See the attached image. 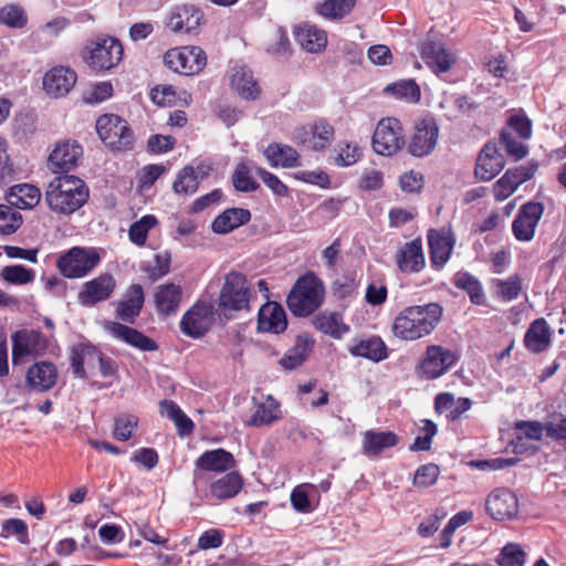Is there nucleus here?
<instances>
[{"instance_id": "52", "label": "nucleus", "mask_w": 566, "mask_h": 566, "mask_svg": "<svg viewBox=\"0 0 566 566\" xmlns=\"http://www.w3.org/2000/svg\"><path fill=\"white\" fill-rule=\"evenodd\" d=\"M356 0H325L318 7V13L329 19H342L349 14Z\"/></svg>"}, {"instance_id": "49", "label": "nucleus", "mask_w": 566, "mask_h": 566, "mask_svg": "<svg viewBox=\"0 0 566 566\" xmlns=\"http://www.w3.org/2000/svg\"><path fill=\"white\" fill-rule=\"evenodd\" d=\"M198 175L191 166L184 167L177 175L172 185V189L176 193L185 196L195 193L198 190Z\"/></svg>"}, {"instance_id": "48", "label": "nucleus", "mask_w": 566, "mask_h": 566, "mask_svg": "<svg viewBox=\"0 0 566 566\" xmlns=\"http://www.w3.org/2000/svg\"><path fill=\"white\" fill-rule=\"evenodd\" d=\"M28 23L25 10L19 4H6L0 8V24L11 29H22Z\"/></svg>"}, {"instance_id": "62", "label": "nucleus", "mask_w": 566, "mask_h": 566, "mask_svg": "<svg viewBox=\"0 0 566 566\" xmlns=\"http://www.w3.org/2000/svg\"><path fill=\"white\" fill-rule=\"evenodd\" d=\"M252 169L274 195L280 197L289 196V187L277 176L259 166H254Z\"/></svg>"}, {"instance_id": "17", "label": "nucleus", "mask_w": 566, "mask_h": 566, "mask_svg": "<svg viewBox=\"0 0 566 566\" xmlns=\"http://www.w3.org/2000/svg\"><path fill=\"white\" fill-rule=\"evenodd\" d=\"M334 134V127L325 119H319L312 125L297 129L294 139L297 144L311 150L321 151L331 145Z\"/></svg>"}, {"instance_id": "1", "label": "nucleus", "mask_w": 566, "mask_h": 566, "mask_svg": "<svg viewBox=\"0 0 566 566\" xmlns=\"http://www.w3.org/2000/svg\"><path fill=\"white\" fill-rule=\"evenodd\" d=\"M443 316V307L438 302L405 307L395 318L394 334L405 340H417L431 334Z\"/></svg>"}, {"instance_id": "36", "label": "nucleus", "mask_w": 566, "mask_h": 566, "mask_svg": "<svg viewBox=\"0 0 566 566\" xmlns=\"http://www.w3.org/2000/svg\"><path fill=\"white\" fill-rule=\"evenodd\" d=\"M399 437L392 431L367 430L363 436L361 449L368 457H378L386 449L398 444Z\"/></svg>"}, {"instance_id": "42", "label": "nucleus", "mask_w": 566, "mask_h": 566, "mask_svg": "<svg viewBox=\"0 0 566 566\" xmlns=\"http://www.w3.org/2000/svg\"><path fill=\"white\" fill-rule=\"evenodd\" d=\"M40 189L30 184L12 186L7 196L8 202L19 209H31L40 202Z\"/></svg>"}, {"instance_id": "39", "label": "nucleus", "mask_w": 566, "mask_h": 566, "mask_svg": "<svg viewBox=\"0 0 566 566\" xmlns=\"http://www.w3.org/2000/svg\"><path fill=\"white\" fill-rule=\"evenodd\" d=\"M231 87L238 95L248 101H254L260 95V86L253 77V73L245 66L233 70L231 76Z\"/></svg>"}, {"instance_id": "61", "label": "nucleus", "mask_w": 566, "mask_h": 566, "mask_svg": "<svg viewBox=\"0 0 566 566\" xmlns=\"http://www.w3.org/2000/svg\"><path fill=\"white\" fill-rule=\"evenodd\" d=\"M440 475V468L434 463L420 465L413 475V485L418 489H426L433 485Z\"/></svg>"}, {"instance_id": "2", "label": "nucleus", "mask_w": 566, "mask_h": 566, "mask_svg": "<svg viewBox=\"0 0 566 566\" xmlns=\"http://www.w3.org/2000/svg\"><path fill=\"white\" fill-rule=\"evenodd\" d=\"M90 198V189L81 178L60 175L51 180L45 190V201L51 211L71 216L80 210Z\"/></svg>"}, {"instance_id": "53", "label": "nucleus", "mask_w": 566, "mask_h": 566, "mask_svg": "<svg viewBox=\"0 0 566 566\" xmlns=\"http://www.w3.org/2000/svg\"><path fill=\"white\" fill-rule=\"evenodd\" d=\"M10 536H15L18 542L22 545L30 544L28 525L21 518L11 517L3 521L0 537L9 538Z\"/></svg>"}, {"instance_id": "40", "label": "nucleus", "mask_w": 566, "mask_h": 566, "mask_svg": "<svg viewBox=\"0 0 566 566\" xmlns=\"http://www.w3.org/2000/svg\"><path fill=\"white\" fill-rule=\"evenodd\" d=\"M243 483L242 475L237 471H231L211 482L210 493L218 500H229L242 490Z\"/></svg>"}, {"instance_id": "32", "label": "nucleus", "mask_w": 566, "mask_h": 566, "mask_svg": "<svg viewBox=\"0 0 566 566\" xmlns=\"http://www.w3.org/2000/svg\"><path fill=\"white\" fill-rule=\"evenodd\" d=\"M312 326L335 339H340L349 331V326L344 323L342 313L322 311L312 317Z\"/></svg>"}, {"instance_id": "30", "label": "nucleus", "mask_w": 566, "mask_h": 566, "mask_svg": "<svg viewBox=\"0 0 566 566\" xmlns=\"http://www.w3.org/2000/svg\"><path fill=\"white\" fill-rule=\"evenodd\" d=\"M99 353L101 350L88 342L73 345L70 353L73 374L78 378L86 379L87 371L85 365H87L88 368H93L99 357Z\"/></svg>"}, {"instance_id": "56", "label": "nucleus", "mask_w": 566, "mask_h": 566, "mask_svg": "<svg viewBox=\"0 0 566 566\" xmlns=\"http://www.w3.org/2000/svg\"><path fill=\"white\" fill-rule=\"evenodd\" d=\"M514 428L518 432L516 436L517 441L523 438L541 441L544 433L546 434V422L542 423L538 420H521L515 423Z\"/></svg>"}, {"instance_id": "13", "label": "nucleus", "mask_w": 566, "mask_h": 566, "mask_svg": "<svg viewBox=\"0 0 566 566\" xmlns=\"http://www.w3.org/2000/svg\"><path fill=\"white\" fill-rule=\"evenodd\" d=\"M12 363L20 364L27 356H39L45 353L49 347L46 337L35 329H20L12 334Z\"/></svg>"}, {"instance_id": "18", "label": "nucleus", "mask_w": 566, "mask_h": 566, "mask_svg": "<svg viewBox=\"0 0 566 566\" xmlns=\"http://www.w3.org/2000/svg\"><path fill=\"white\" fill-rule=\"evenodd\" d=\"M485 510L493 520H511L518 513L517 496L507 488H497L488 495Z\"/></svg>"}, {"instance_id": "24", "label": "nucleus", "mask_w": 566, "mask_h": 566, "mask_svg": "<svg viewBox=\"0 0 566 566\" xmlns=\"http://www.w3.org/2000/svg\"><path fill=\"white\" fill-rule=\"evenodd\" d=\"M504 166V157L496 145L486 143L478 156L474 174L480 180L490 181L500 174Z\"/></svg>"}, {"instance_id": "54", "label": "nucleus", "mask_w": 566, "mask_h": 566, "mask_svg": "<svg viewBox=\"0 0 566 566\" xmlns=\"http://www.w3.org/2000/svg\"><path fill=\"white\" fill-rule=\"evenodd\" d=\"M232 182L235 190L240 192H253L260 185L251 176V168L245 163H240L232 175Z\"/></svg>"}, {"instance_id": "34", "label": "nucleus", "mask_w": 566, "mask_h": 566, "mask_svg": "<svg viewBox=\"0 0 566 566\" xmlns=\"http://www.w3.org/2000/svg\"><path fill=\"white\" fill-rule=\"evenodd\" d=\"M294 36L296 42L311 53L323 51L327 44L326 32L306 22L295 27Z\"/></svg>"}, {"instance_id": "33", "label": "nucleus", "mask_w": 566, "mask_h": 566, "mask_svg": "<svg viewBox=\"0 0 566 566\" xmlns=\"http://www.w3.org/2000/svg\"><path fill=\"white\" fill-rule=\"evenodd\" d=\"M263 156L273 168H295L302 165L297 150L290 145L281 143H271L263 150Z\"/></svg>"}, {"instance_id": "21", "label": "nucleus", "mask_w": 566, "mask_h": 566, "mask_svg": "<svg viewBox=\"0 0 566 566\" xmlns=\"http://www.w3.org/2000/svg\"><path fill=\"white\" fill-rule=\"evenodd\" d=\"M104 328L114 338L119 339L142 352H155L158 349V344L155 339L128 325L119 322L107 321L104 324Z\"/></svg>"}, {"instance_id": "14", "label": "nucleus", "mask_w": 566, "mask_h": 566, "mask_svg": "<svg viewBox=\"0 0 566 566\" xmlns=\"http://www.w3.org/2000/svg\"><path fill=\"white\" fill-rule=\"evenodd\" d=\"M212 317L213 306L198 301L182 315L180 331L191 338H200L208 333Z\"/></svg>"}, {"instance_id": "29", "label": "nucleus", "mask_w": 566, "mask_h": 566, "mask_svg": "<svg viewBox=\"0 0 566 566\" xmlns=\"http://www.w3.org/2000/svg\"><path fill=\"white\" fill-rule=\"evenodd\" d=\"M396 264L402 273L420 272L426 265L421 240L406 242L396 253Z\"/></svg>"}, {"instance_id": "15", "label": "nucleus", "mask_w": 566, "mask_h": 566, "mask_svg": "<svg viewBox=\"0 0 566 566\" xmlns=\"http://www.w3.org/2000/svg\"><path fill=\"white\" fill-rule=\"evenodd\" d=\"M545 207L542 202L528 201L521 206L513 223L512 231L518 241H531L534 238L535 229L544 213Z\"/></svg>"}, {"instance_id": "4", "label": "nucleus", "mask_w": 566, "mask_h": 566, "mask_svg": "<svg viewBox=\"0 0 566 566\" xmlns=\"http://www.w3.org/2000/svg\"><path fill=\"white\" fill-rule=\"evenodd\" d=\"M96 248L73 247L56 259V269L65 279H82L88 275L101 262Z\"/></svg>"}, {"instance_id": "6", "label": "nucleus", "mask_w": 566, "mask_h": 566, "mask_svg": "<svg viewBox=\"0 0 566 566\" xmlns=\"http://www.w3.org/2000/svg\"><path fill=\"white\" fill-rule=\"evenodd\" d=\"M96 132L112 150H128L134 145V134L128 123L114 114L101 115L96 120Z\"/></svg>"}, {"instance_id": "64", "label": "nucleus", "mask_w": 566, "mask_h": 566, "mask_svg": "<svg viewBox=\"0 0 566 566\" xmlns=\"http://www.w3.org/2000/svg\"><path fill=\"white\" fill-rule=\"evenodd\" d=\"M150 98L159 106L172 105L176 98L175 87L171 85H158L150 91Z\"/></svg>"}, {"instance_id": "11", "label": "nucleus", "mask_w": 566, "mask_h": 566, "mask_svg": "<svg viewBox=\"0 0 566 566\" xmlns=\"http://www.w3.org/2000/svg\"><path fill=\"white\" fill-rule=\"evenodd\" d=\"M439 126L434 118L424 117L419 119L408 143V153L415 157L430 155L438 143Z\"/></svg>"}, {"instance_id": "37", "label": "nucleus", "mask_w": 566, "mask_h": 566, "mask_svg": "<svg viewBox=\"0 0 566 566\" xmlns=\"http://www.w3.org/2000/svg\"><path fill=\"white\" fill-rule=\"evenodd\" d=\"M315 340L310 335H298L293 347L280 359V364L284 369L292 370L304 364L313 352Z\"/></svg>"}, {"instance_id": "20", "label": "nucleus", "mask_w": 566, "mask_h": 566, "mask_svg": "<svg viewBox=\"0 0 566 566\" xmlns=\"http://www.w3.org/2000/svg\"><path fill=\"white\" fill-rule=\"evenodd\" d=\"M116 287V281L109 273H104L83 284L77 300L83 306H94L111 297Z\"/></svg>"}, {"instance_id": "46", "label": "nucleus", "mask_w": 566, "mask_h": 566, "mask_svg": "<svg viewBox=\"0 0 566 566\" xmlns=\"http://www.w3.org/2000/svg\"><path fill=\"white\" fill-rule=\"evenodd\" d=\"M497 297L503 302L516 300L522 292V279L517 274L509 276L506 280L496 279L493 281Z\"/></svg>"}, {"instance_id": "25", "label": "nucleus", "mask_w": 566, "mask_h": 566, "mask_svg": "<svg viewBox=\"0 0 566 566\" xmlns=\"http://www.w3.org/2000/svg\"><path fill=\"white\" fill-rule=\"evenodd\" d=\"M76 80L77 75L72 69L55 66L45 73L43 77V88L49 95L61 97L73 88Z\"/></svg>"}, {"instance_id": "10", "label": "nucleus", "mask_w": 566, "mask_h": 566, "mask_svg": "<svg viewBox=\"0 0 566 566\" xmlns=\"http://www.w3.org/2000/svg\"><path fill=\"white\" fill-rule=\"evenodd\" d=\"M250 285L247 276L240 272L231 271L224 277L219 294V307L230 311H242L249 307Z\"/></svg>"}, {"instance_id": "41", "label": "nucleus", "mask_w": 566, "mask_h": 566, "mask_svg": "<svg viewBox=\"0 0 566 566\" xmlns=\"http://www.w3.org/2000/svg\"><path fill=\"white\" fill-rule=\"evenodd\" d=\"M281 419L280 402L272 396H266L265 400L255 405V411L247 421L250 427L270 426Z\"/></svg>"}, {"instance_id": "27", "label": "nucleus", "mask_w": 566, "mask_h": 566, "mask_svg": "<svg viewBox=\"0 0 566 566\" xmlns=\"http://www.w3.org/2000/svg\"><path fill=\"white\" fill-rule=\"evenodd\" d=\"M428 243L431 265L442 269L451 256L454 238L450 232L431 229L428 233Z\"/></svg>"}, {"instance_id": "26", "label": "nucleus", "mask_w": 566, "mask_h": 566, "mask_svg": "<svg viewBox=\"0 0 566 566\" xmlns=\"http://www.w3.org/2000/svg\"><path fill=\"white\" fill-rule=\"evenodd\" d=\"M182 300V287L176 283H166L157 286L154 293V303L157 314L163 317L175 315Z\"/></svg>"}, {"instance_id": "3", "label": "nucleus", "mask_w": 566, "mask_h": 566, "mask_svg": "<svg viewBox=\"0 0 566 566\" xmlns=\"http://www.w3.org/2000/svg\"><path fill=\"white\" fill-rule=\"evenodd\" d=\"M325 285L313 271L301 275L286 296V306L295 317H308L314 314L325 301Z\"/></svg>"}, {"instance_id": "8", "label": "nucleus", "mask_w": 566, "mask_h": 566, "mask_svg": "<svg viewBox=\"0 0 566 566\" xmlns=\"http://www.w3.org/2000/svg\"><path fill=\"white\" fill-rule=\"evenodd\" d=\"M402 124L395 117H386L378 122L373 139V149L381 156H394L405 146Z\"/></svg>"}, {"instance_id": "45", "label": "nucleus", "mask_w": 566, "mask_h": 566, "mask_svg": "<svg viewBox=\"0 0 566 566\" xmlns=\"http://www.w3.org/2000/svg\"><path fill=\"white\" fill-rule=\"evenodd\" d=\"M453 283L458 289L464 290L473 304L481 305L485 301L480 281L468 272H458Z\"/></svg>"}, {"instance_id": "19", "label": "nucleus", "mask_w": 566, "mask_h": 566, "mask_svg": "<svg viewBox=\"0 0 566 566\" xmlns=\"http://www.w3.org/2000/svg\"><path fill=\"white\" fill-rule=\"evenodd\" d=\"M83 148L76 140L59 142L49 156V166L54 174L65 175L77 166Z\"/></svg>"}, {"instance_id": "47", "label": "nucleus", "mask_w": 566, "mask_h": 566, "mask_svg": "<svg viewBox=\"0 0 566 566\" xmlns=\"http://www.w3.org/2000/svg\"><path fill=\"white\" fill-rule=\"evenodd\" d=\"M0 277L10 284L25 285L34 281L35 273L32 269H28L22 264H14L2 268Z\"/></svg>"}, {"instance_id": "7", "label": "nucleus", "mask_w": 566, "mask_h": 566, "mask_svg": "<svg viewBox=\"0 0 566 566\" xmlns=\"http://www.w3.org/2000/svg\"><path fill=\"white\" fill-rule=\"evenodd\" d=\"M164 63L175 73L192 76L201 73L206 67L207 54L197 45L174 48L164 54Z\"/></svg>"}, {"instance_id": "31", "label": "nucleus", "mask_w": 566, "mask_h": 566, "mask_svg": "<svg viewBox=\"0 0 566 566\" xmlns=\"http://www.w3.org/2000/svg\"><path fill=\"white\" fill-rule=\"evenodd\" d=\"M287 327L286 313L281 304L272 302L264 304L258 315V328L261 332L280 334Z\"/></svg>"}, {"instance_id": "44", "label": "nucleus", "mask_w": 566, "mask_h": 566, "mask_svg": "<svg viewBox=\"0 0 566 566\" xmlns=\"http://www.w3.org/2000/svg\"><path fill=\"white\" fill-rule=\"evenodd\" d=\"M160 413L174 421L180 436L190 434L195 424L192 420L172 400L164 399L159 402Z\"/></svg>"}, {"instance_id": "35", "label": "nucleus", "mask_w": 566, "mask_h": 566, "mask_svg": "<svg viewBox=\"0 0 566 566\" xmlns=\"http://www.w3.org/2000/svg\"><path fill=\"white\" fill-rule=\"evenodd\" d=\"M250 220V210L244 208H228L213 219L211 230L217 234H228L234 229L247 224Z\"/></svg>"}, {"instance_id": "58", "label": "nucleus", "mask_w": 566, "mask_h": 566, "mask_svg": "<svg viewBox=\"0 0 566 566\" xmlns=\"http://www.w3.org/2000/svg\"><path fill=\"white\" fill-rule=\"evenodd\" d=\"M138 426V419L133 415H122L115 418L113 436L118 441L129 440Z\"/></svg>"}, {"instance_id": "55", "label": "nucleus", "mask_w": 566, "mask_h": 566, "mask_svg": "<svg viewBox=\"0 0 566 566\" xmlns=\"http://www.w3.org/2000/svg\"><path fill=\"white\" fill-rule=\"evenodd\" d=\"M385 92L397 98H405L413 103H417L420 99V88L413 80H406L390 84L385 88Z\"/></svg>"}, {"instance_id": "16", "label": "nucleus", "mask_w": 566, "mask_h": 566, "mask_svg": "<svg viewBox=\"0 0 566 566\" xmlns=\"http://www.w3.org/2000/svg\"><path fill=\"white\" fill-rule=\"evenodd\" d=\"M235 467L237 461L231 452L222 448L205 451L195 461L193 483L202 479L203 472L223 473Z\"/></svg>"}, {"instance_id": "38", "label": "nucleus", "mask_w": 566, "mask_h": 566, "mask_svg": "<svg viewBox=\"0 0 566 566\" xmlns=\"http://www.w3.org/2000/svg\"><path fill=\"white\" fill-rule=\"evenodd\" d=\"M551 340L552 333L545 318H537L532 322L524 335L525 347L535 354L546 350Z\"/></svg>"}, {"instance_id": "9", "label": "nucleus", "mask_w": 566, "mask_h": 566, "mask_svg": "<svg viewBox=\"0 0 566 566\" xmlns=\"http://www.w3.org/2000/svg\"><path fill=\"white\" fill-rule=\"evenodd\" d=\"M458 360V355L441 345H429L416 371L421 379L433 380L444 375Z\"/></svg>"}, {"instance_id": "60", "label": "nucleus", "mask_w": 566, "mask_h": 566, "mask_svg": "<svg viewBox=\"0 0 566 566\" xmlns=\"http://www.w3.org/2000/svg\"><path fill=\"white\" fill-rule=\"evenodd\" d=\"M496 563L500 566H523L525 563V552L521 545L509 543L496 557Z\"/></svg>"}, {"instance_id": "22", "label": "nucleus", "mask_w": 566, "mask_h": 566, "mask_svg": "<svg viewBox=\"0 0 566 566\" xmlns=\"http://www.w3.org/2000/svg\"><path fill=\"white\" fill-rule=\"evenodd\" d=\"M56 366L46 360L31 365L25 376V387L36 392H45L52 389L57 380Z\"/></svg>"}, {"instance_id": "50", "label": "nucleus", "mask_w": 566, "mask_h": 566, "mask_svg": "<svg viewBox=\"0 0 566 566\" xmlns=\"http://www.w3.org/2000/svg\"><path fill=\"white\" fill-rule=\"evenodd\" d=\"M334 151L336 153L334 163L338 167L352 166L361 157V148L355 143L339 142Z\"/></svg>"}, {"instance_id": "5", "label": "nucleus", "mask_w": 566, "mask_h": 566, "mask_svg": "<svg viewBox=\"0 0 566 566\" xmlns=\"http://www.w3.org/2000/svg\"><path fill=\"white\" fill-rule=\"evenodd\" d=\"M84 54L85 61L92 69L108 71L119 64L124 48L116 38L101 35L85 45Z\"/></svg>"}, {"instance_id": "63", "label": "nucleus", "mask_w": 566, "mask_h": 566, "mask_svg": "<svg viewBox=\"0 0 566 566\" xmlns=\"http://www.w3.org/2000/svg\"><path fill=\"white\" fill-rule=\"evenodd\" d=\"M500 143L503 145L505 151L514 157L515 160L524 158L528 153L527 146L516 140L510 132H501Z\"/></svg>"}, {"instance_id": "57", "label": "nucleus", "mask_w": 566, "mask_h": 566, "mask_svg": "<svg viewBox=\"0 0 566 566\" xmlns=\"http://www.w3.org/2000/svg\"><path fill=\"white\" fill-rule=\"evenodd\" d=\"M22 224V216L12 207L0 205V233L12 234Z\"/></svg>"}, {"instance_id": "28", "label": "nucleus", "mask_w": 566, "mask_h": 566, "mask_svg": "<svg viewBox=\"0 0 566 566\" xmlns=\"http://www.w3.org/2000/svg\"><path fill=\"white\" fill-rule=\"evenodd\" d=\"M420 55L437 74L448 72L455 63L454 54L441 42L429 41L423 43Z\"/></svg>"}, {"instance_id": "23", "label": "nucleus", "mask_w": 566, "mask_h": 566, "mask_svg": "<svg viewBox=\"0 0 566 566\" xmlns=\"http://www.w3.org/2000/svg\"><path fill=\"white\" fill-rule=\"evenodd\" d=\"M144 303L145 292L143 286L138 283L129 285L123 298L116 305V317L125 323L134 324L142 313Z\"/></svg>"}, {"instance_id": "51", "label": "nucleus", "mask_w": 566, "mask_h": 566, "mask_svg": "<svg viewBox=\"0 0 566 566\" xmlns=\"http://www.w3.org/2000/svg\"><path fill=\"white\" fill-rule=\"evenodd\" d=\"M157 223L158 220L153 214L142 217L138 221L130 224L128 230L129 240L138 247L145 245L149 230Z\"/></svg>"}, {"instance_id": "43", "label": "nucleus", "mask_w": 566, "mask_h": 566, "mask_svg": "<svg viewBox=\"0 0 566 566\" xmlns=\"http://www.w3.org/2000/svg\"><path fill=\"white\" fill-rule=\"evenodd\" d=\"M349 353L355 357H363L373 361H381L387 358V346L379 336H371L359 340L349 348Z\"/></svg>"}, {"instance_id": "59", "label": "nucleus", "mask_w": 566, "mask_h": 566, "mask_svg": "<svg viewBox=\"0 0 566 566\" xmlns=\"http://www.w3.org/2000/svg\"><path fill=\"white\" fill-rule=\"evenodd\" d=\"M546 437L566 447V416L554 412L546 421Z\"/></svg>"}, {"instance_id": "12", "label": "nucleus", "mask_w": 566, "mask_h": 566, "mask_svg": "<svg viewBox=\"0 0 566 566\" xmlns=\"http://www.w3.org/2000/svg\"><path fill=\"white\" fill-rule=\"evenodd\" d=\"M205 22V13L200 7L193 3H181L171 8L166 27L174 33H191Z\"/></svg>"}]
</instances>
